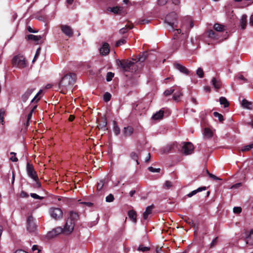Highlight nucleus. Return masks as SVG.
I'll return each instance as SVG.
<instances>
[{
    "mask_svg": "<svg viewBox=\"0 0 253 253\" xmlns=\"http://www.w3.org/2000/svg\"><path fill=\"white\" fill-rule=\"evenodd\" d=\"M116 65L123 72L135 73L139 70V67L134 61L128 59L116 60Z\"/></svg>",
    "mask_w": 253,
    "mask_h": 253,
    "instance_id": "obj_1",
    "label": "nucleus"
},
{
    "mask_svg": "<svg viewBox=\"0 0 253 253\" xmlns=\"http://www.w3.org/2000/svg\"><path fill=\"white\" fill-rule=\"evenodd\" d=\"M76 80V75L74 73H69L65 75L59 83V87L62 89H71L72 86Z\"/></svg>",
    "mask_w": 253,
    "mask_h": 253,
    "instance_id": "obj_2",
    "label": "nucleus"
},
{
    "mask_svg": "<svg viewBox=\"0 0 253 253\" xmlns=\"http://www.w3.org/2000/svg\"><path fill=\"white\" fill-rule=\"evenodd\" d=\"M165 22L169 25L172 29L177 27L176 13L174 12L169 13L165 18Z\"/></svg>",
    "mask_w": 253,
    "mask_h": 253,
    "instance_id": "obj_3",
    "label": "nucleus"
},
{
    "mask_svg": "<svg viewBox=\"0 0 253 253\" xmlns=\"http://www.w3.org/2000/svg\"><path fill=\"white\" fill-rule=\"evenodd\" d=\"M35 219L32 215H29L26 220V229L30 233H34L37 230Z\"/></svg>",
    "mask_w": 253,
    "mask_h": 253,
    "instance_id": "obj_4",
    "label": "nucleus"
},
{
    "mask_svg": "<svg viewBox=\"0 0 253 253\" xmlns=\"http://www.w3.org/2000/svg\"><path fill=\"white\" fill-rule=\"evenodd\" d=\"M12 64L13 66L20 68H23L26 66L25 58L20 55H16L13 57L12 60Z\"/></svg>",
    "mask_w": 253,
    "mask_h": 253,
    "instance_id": "obj_5",
    "label": "nucleus"
},
{
    "mask_svg": "<svg viewBox=\"0 0 253 253\" xmlns=\"http://www.w3.org/2000/svg\"><path fill=\"white\" fill-rule=\"evenodd\" d=\"M49 213L50 216L56 220H59L63 216V212L58 208H51L49 210Z\"/></svg>",
    "mask_w": 253,
    "mask_h": 253,
    "instance_id": "obj_6",
    "label": "nucleus"
},
{
    "mask_svg": "<svg viewBox=\"0 0 253 253\" xmlns=\"http://www.w3.org/2000/svg\"><path fill=\"white\" fill-rule=\"evenodd\" d=\"M26 171L28 176L33 180L38 179V176L33 165L29 162L26 165Z\"/></svg>",
    "mask_w": 253,
    "mask_h": 253,
    "instance_id": "obj_7",
    "label": "nucleus"
},
{
    "mask_svg": "<svg viewBox=\"0 0 253 253\" xmlns=\"http://www.w3.org/2000/svg\"><path fill=\"white\" fill-rule=\"evenodd\" d=\"M194 150V147L193 144L190 142H184L182 151L186 155H190L193 153Z\"/></svg>",
    "mask_w": 253,
    "mask_h": 253,
    "instance_id": "obj_8",
    "label": "nucleus"
},
{
    "mask_svg": "<svg viewBox=\"0 0 253 253\" xmlns=\"http://www.w3.org/2000/svg\"><path fill=\"white\" fill-rule=\"evenodd\" d=\"M60 28L62 32L68 37L70 38L73 36V30L71 27L67 25H61Z\"/></svg>",
    "mask_w": 253,
    "mask_h": 253,
    "instance_id": "obj_9",
    "label": "nucleus"
},
{
    "mask_svg": "<svg viewBox=\"0 0 253 253\" xmlns=\"http://www.w3.org/2000/svg\"><path fill=\"white\" fill-rule=\"evenodd\" d=\"M107 10L115 14L121 15L124 12V8L122 6H116L113 7H108Z\"/></svg>",
    "mask_w": 253,
    "mask_h": 253,
    "instance_id": "obj_10",
    "label": "nucleus"
},
{
    "mask_svg": "<svg viewBox=\"0 0 253 253\" xmlns=\"http://www.w3.org/2000/svg\"><path fill=\"white\" fill-rule=\"evenodd\" d=\"M36 88L34 87H29L27 90L22 95L21 100L23 102H26L29 96L35 90Z\"/></svg>",
    "mask_w": 253,
    "mask_h": 253,
    "instance_id": "obj_11",
    "label": "nucleus"
},
{
    "mask_svg": "<svg viewBox=\"0 0 253 253\" xmlns=\"http://www.w3.org/2000/svg\"><path fill=\"white\" fill-rule=\"evenodd\" d=\"M173 66L175 69L179 71L182 74L186 75H189L190 73V72L188 70V69L179 63H174Z\"/></svg>",
    "mask_w": 253,
    "mask_h": 253,
    "instance_id": "obj_12",
    "label": "nucleus"
},
{
    "mask_svg": "<svg viewBox=\"0 0 253 253\" xmlns=\"http://www.w3.org/2000/svg\"><path fill=\"white\" fill-rule=\"evenodd\" d=\"M107 119L106 118H102L98 121L97 127L99 130L106 131L107 130Z\"/></svg>",
    "mask_w": 253,
    "mask_h": 253,
    "instance_id": "obj_13",
    "label": "nucleus"
},
{
    "mask_svg": "<svg viewBox=\"0 0 253 253\" xmlns=\"http://www.w3.org/2000/svg\"><path fill=\"white\" fill-rule=\"evenodd\" d=\"M75 225V222L68 218L64 227L65 230L70 233L72 232L74 230Z\"/></svg>",
    "mask_w": 253,
    "mask_h": 253,
    "instance_id": "obj_14",
    "label": "nucleus"
},
{
    "mask_svg": "<svg viewBox=\"0 0 253 253\" xmlns=\"http://www.w3.org/2000/svg\"><path fill=\"white\" fill-rule=\"evenodd\" d=\"M148 53L147 52H144L143 53H141L139 55V57L136 59L132 58V60L135 61V63L137 65V63L139 62H143L148 57Z\"/></svg>",
    "mask_w": 253,
    "mask_h": 253,
    "instance_id": "obj_15",
    "label": "nucleus"
},
{
    "mask_svg": "<svg viewBox=\"0 0 253 253\" xmlns=\"http://www.w3.org/2000/svg\"><path fill=\"white\" fill-rule=\"evenodd\" d=\"M110 52V46L107 42H104L100 49V53L102 55H106Z\"/></svg>",
    "mask_w": 253,
    "mask_h": 253,
    "instance_id": "obj_16",
    "label": "nucleus"
},
{
    "mask_svg": "<svg viewBox=\"0 0 253 253\" xmlns=\"http://www.w3.org/2000/svg\"><path fill=\"white\" fill-rule=\"evenodd\" d=\"M211 84L214 88L216 90L219 89L222 86V82L220 79L212 78Z\"/></svg>",
    "mask_w": 253,
    "mask_h": 253,
    "instance_id": "obj_17",
    "label": "nucleus"
},
{
    "mask_svg": "<svg viewBox=\"0 0 253 253\" xmlns=\"http://www.w3.org/2000/svg\"><path fill=\"white\" fill-rule=\"evenodd\" d=\"M134 129L131 126L125 127L123 133L125 136L128 137L131 136L133 133Z\"/></svg>",
    "mask_w": 253,
    "mask_h": 253,
    "instance_id": "obj_18",
    "label": "nucleus"
},
{
    "mask_svg": "<svg viewBox=\"0 0 253 253\" xmlns=\"http://www.w3.org/2000/svg\"><path fill=\"white\" fill-rule=\"evenodd\" d=\"M155 208L153 205L147 207L145 211L143 214V218L144 219L146 220L148 218V215L152 213V210Z\"/></svg>",
    "mask_w": 253,
    "mask_h": 253,
    "instance_id": "obj_19",
    "label": "nucleus"
},
{
    "mask_svg": "<svg viewBox=\"0 0 253 253\" xmlns=\"http://www.w3.org/2000/svg\"><path fill=\"white\" fill-rule=\"evenodd\" d=\"M128 216L130 219L133 222L136 223L137 222V213L133 210H129L128 211Z\"/></svg>",
    "mask_w": 253,
    "mask_h": 253,
    "instance_id": "obj_20",
    "label": "nucleus"
},
{
    "mask_svg": "<svg viewBox=\"0 0 253 253\" xmlns=\"http://www.w3.org/2000/svg\"><path fill=\"white\" fill-rule=\"evenodd\" d=\"M26 39L27 40H31L34 41L36 42L37 44H38V42L41 40L42 37L41 36H36L34 35H28L26 37Z\"/></svg>",
    "mask_w": 253,
    "mask_h": 253,
    "instance_id": "obj_21",
    "label": "nucleus"
},
{
    "mask_svg": "<svg viewBox=\"0 0 253 253\" xmlns=\"http://www.w3.org/2000/svg\"><path fill=\"white\" fill-rule=\"evenodd\" d=\"M246 242L249 246H253V229H252L246 238Z\"/></svg>",
    "mask_w": 253,
    "mask_h": 253,
    "instance_id": "obj_22",
    "label": "nucleus"
},
{
    "mask_svg": "<svg viewBox=\"0 0 253 253\" xmlns=\"http://www.w3.org/2000/svg\"><path fill=\"white\" fill-rule=\"evenodd\" d=\"M164 111L161 109L159 111L154 114L152 117V119L155 120H159L163 119L164 117Z\"/></svg>",
    "mask_w": 253,
    "mask_h": 253,
    "instance_id": "obj_23",
    "label": "nucleus"
},
{
    "mask_svg": "<svg viewBox=\"0 0 253 253\" xmlns=\"http://www.w3.org/2000/svg\"><path fill=\"white\" fill-rule=\"evenodd\" d=\"M68 218L75 223L79 219V215L77 212L71 211L70 212V216Z\"/></svg>",
    "mask_w": 253,
    "mask_h": 253,
    "instance_id": "obj_24",
    "label": "nucleus"
},
{
    "mask_svg": "<svg viewBox=\"0 0 253 253\" xmlns=\"http://www.w3.org/2000/svg\"><path fill=\"white\" fill-rule=\"evenodd\" d=\"M242 106L246 109L252 110V103L251 102H249L247 99H244L242 100L241 103Z\"/></svg>",
    "mask_w": 253,
    "mask_h": 253,
    "instance_id": "obj_25",
    "label": "nucleus"
},
{
    "mask_svg": "<svg viewBox=\"0 0 253 253\" xmlns=\"http://www.w3.org/2000/svg\"><path fill=\"white\" fill-rule=\"evenodd\" d=\"M247 16L246 14H244L242 15V18L240 20V25L241 28L243 30L245 29L247 26Z\"/></svg>",
    "mask_w": 253,
    "mask_h": 253,
    "instance_id": "obj_26",
    "label": "nucleus"
},
{
    "mask_svg": "<svg viewBox=\"0 0 253 253\" xmlns=\"http://www.w3.org/2000/svg\"><path fill=\"white\" fill-rule=\"evenodd\" d=\"M206 190V187L203 186L201 187L198 188L197 189L192 191L191 192L189 193L187 196L188 197H191L192 196L196 194L198 192H201L203 190Z\"/></svg>",
    "mask_w": 253,
    "mask_h": 253,
    "instance_id": "obj_27",
    "label": "nucleus"
},
{
    "mask_svg": "<svg viewBox=\"0 0 253 253\" xmlns=\"http://www.w3.org/2000/svg\"><path fill=\"white\" fill-rule=\"evenodd\" d=\"M206 190V187L203 186L201 187L198 188L197 189L192 191L191 192L189 193L187 196L188 197H191L192 196L196 194L198 192H201L203 190Z\"/></svg>",
    "mask_w": 253,
    "mask_h": 253,
    "instance_id": "obj_28",
    "label": "nucleus"
},
{
    "mask_svg": "<svg viewBox=\"0 0 253 253\" xmlns=\"http://www.w3.org/2000/svg\"><path fill=\"white\" fill-rule=\"evenodd\" d=\"M207 34L208 37L212 38V39H217L218 35L213 30H209L207 32Z\"/></svg>",
    "mask_w": 253,
    "mask_h": 253,
    "instance_id": "obj_29",
    "label": "nucleus"
},
{
    "mask_svg": "<svg viewBox=\"0 0 253 253\" xmlns=\"http://www.w3.org/2000/svg\"><path fill=\"white\" fill-rule=\"evenodd\" d=\"M213 28L216 32H223L225 30L224 26L219 23L215 24Z\"/></svg>",
    "mask_w": 253,
    "mask_h": 253,
    "instance_id": "obj_30",
    "label": "nucleus"
},
{
    "mask_svg": "<svg viewBox=\"0 0 253 253\" xmlns=\"http://www.w3.org/2000/svg\"><path fill=\"white\" fill-rule=\"evenodd\" d=\"M133 27V26L132 24L128 26L126 25L125 27L122 28L120 30L119 33L120 34H124L127 32L128 30L131 29Z\"/></svg>",
    "mask_w": 253,
    "mask_h": 253,
    "instance_id": "obj_31",
    "label": "nucleus"
},
{
    "mask_svg": "<svg viewBox=\"0 0 253 253\" xmlns=\"http://www.w3.org/2000/svg\"><path fill=\"white\" fill-rule=\"evenodd\" d=\"M219 101L220 104L223 105L225 108L228 107L229 105V103L225 97H220Z\"/></svg>",
    "mask_w": 253,
    "mask_h": 253,
    "instance_id": "obj_32",
    "label": "nucleus"
},
{
    "mask_svg": "<svg viewBox=\"0 0 253 253\" xmlns=\"http://www.w3.org/2000/svg\"><path fill=\"white\" fill-rule=\"evenodd\" d=\"M63 231V229L60 227H58L52 231L49 232V235H51V234L54 233V234H56L57 235L61 233Z\"/></svg>",
    "mask_w": 253,
    "mask_h": 253,
    "instance_id": "obj_33",
    "label": "nucleus"
},
{
    "mask_svg": "<svg viewBox=\"0 0 253 253\" xmlns=\"http://www.w3.org/2000/svg\"><path fill=\"white\" fill-rule=\"evenodd\" d=\"M42 90L40 89L39 91L37 93V94L35 96V97L33 98V99L31 100V103H34V102H38L40 99L41 97H39V95L42 93Z\"/></svg>",
    "mask_w": 253,
    "mask_h": 253,
    "instance_id": "obj_34",
    "label": "nucleus"
},
{
    "mask_svg": "<svg viewBox=\"0 0 253 253\" xmlns=\"http://www.w3.org/2000/svg\"><path fill=\"white\" fill-rule=\"evenodd\" d=\"M204 134L206 137L210 138L212 136L213 133L210 128L206 127L204 129Z\"/></svg>",
    "mask_w": 253,
    "mask_h": 253,
    "instance_id": "obj_35",
    "label": "nucleus"
},
{
    "mask_svg": "<svg viewBox=\"0 0 253 253\" xmlns=\"http://www.w3.org/2000/svg\"><path fill=\"white\" fill-rule=\"evenodd\" d=\"M105 180H100L97 184V190L99 192L101 191L104 185Z\"/></svg>",
    "mask_w": 253,
    "mask_h": 253,
    "instance_id": "obj_36",
    "label": "nucleus"
},
{
    "mask_svg": "<svg viewBox=\"0 0 253 253\" xmlns=\"http://www.w3.org/2000/svg\"><path fill=\"white\" fill-rule=\"evenodd\" d=\"M130 157L133 160L136 162L137 165L139 164V162L138 161V155L134 152H132L130 154Z\"/></svg>",
    "mask_w": 253,
    "mask_h": 253,
    "instance_id": "obj_37",
    "label": "nucleus"
},
{
    "mask_svg": "<svg viewBox=\"0 0 253 253\" xmlns=\"http://www.w3.org/2000/svg\"><path fill=\"white\" fill-rule=\"evenodd\" d=\"M5 115V110L3 109H0V123L3 124L4 116Z\"/></svg>",
    "mask_w": 253,
    "mask_h": 253,
    "instance_id": "obj_38",
    "label": "nucleus"
},
{
    "mask_svg": "<svg viewBox=\"0 0 253 253\" xmlns=\"http://www.w3.org/2000/svg\"><path fill=\"white\" fill-rule=\"evenodd\" d=\"M113 130L114 133L116 135H118L120 133V128L119 127V126L117 125V123L115 121L114 122Z\"/></svg>",
    "mask_w": 253,
    "mask_h": 253,
    "instance_id": "obj_39",
    "label": "nucleus"
},
{
    "mask_svg": "<svg viewBox=\"0 0 253 253\" xmlns=\"http://www.w3.org/2000/svg\"><path fill=\"white\" fill-rule=\"evenodd\" d=\"M213 115L215 117L218 118V120L220 122H221V123L223 122L224 119H223V116H222V114H219V113H218L217 112H214L213 113Z\"/></svg>",
    "mask_w": 253,
    "mask_h": 253,
    "instance_id": "obj_40",
    "label": "nucleus"
},
{
    "mask_svg": "<svg viewBox=\"0 0 253 253\" xmlns=\"http://www.w3.org/2000/svg\"><path fill=\"white\" fill-rule=\"evenodd\" d=\"M252 148H253V143H252L248 145L243 146L241 149V151H242V152L249 151Z\"/></svg>",
    "mask_w": 253,
    "mask_h": 253,
    "instance_id": "obj_41",
    "label": "nucleus"
},
{
    "mask_svg": "<svg viewBox=\"0 0 253 253\" xmlns=\"http://www.w3.org/2000/svg\"><path fill=\"white\" fill-rule=\"evenodd\" d=\"M182 96V93L181 91L175 92L173 95V98L175 101H178L180 96Z\"/></svg>",
    "mask_w": 253,
    "mask_h": 253,
    "instance_id": "obj_42",
    "label": "nucleus"
},
{
    "mask_svg": "<svg viewBox=\"0 0 253 253\" xmlns=\"http://www.w3.org/2000/svg\"><path fill=\"white\" fill-rule=\"evenodd\" d=\"M114 73L111 72H108L106 75V81L107 82L111 81L112 80L113 78L114 77Z\"/></svg>",
    "mask_w": 253,
    "mask_h": 253,
    "instance_id": "obj_43",
    "label": "nucleus"
},
{
    "mask_svg": "<svg viewBox=\"0 0 253 253\" xmlns=\"http://www.w3.org/2000/svg\"><path fill=\"white\" fill-rule=\"evenodd\" d=\"M111 95L110 93L106 92L104 93V96H103V99L105 102H108L109 101H110L111 99Z\"/></svg>",
    "mask_w": 253,
    "mask_h": 253,
    "instance_id": "obj_44",
    "label": "nucleus"
},
{
    "mask_svg": "<svg viewBox=\"0 0 253 253\" xmlns=\"http://www.w3.org/2000/svg\"><path fill=\"white\" fill-rule=\"evenodd\" d=\"M150 248L149 247H144L143 245H141L139 246L138 250L142 252H146L149 251Z\"/></svg>",
    "mask_w": 253,
    "mask_h": 253,
    "instance_id": "obj_45",
    "label": "nucleus"
},
{
    "mask_svg": "<svg viewBox=\"0 0 253 253\" xmlns=\"http://www.w3.org/2000/svg\"><path fill=\"white\" fill-rule=\"evenodd\" d=\"M129 82L132 85H136L138 84L137 79H136L134 76L130 79Z\"/></svg>",
    "mask_w": 253,
    "mask_h": 253,
    "instance_id": "obj_46",
    "label": "nucleus"
},
{
    "mask_svg": "<svg viewBox=\"0 0 253 253\" xmlns=\"http://www.w3.org/2000/svg\"><path fill=\"white\" fill-rule=\"evenodd\" d=\"M126 40H125L124 39H121L118 40V41H117V42L115 43V46L119 47L120 45L125 44V43H126Z\"/></svg>",
    "mask_w": 253,
    "mask_h": 253,
    "instance_id": "obj_47",
    "label": "nucleus"
},
{
    "mask_svg": "<svg viewBox=\"0 0 253 253\" xmlns=\"http://www.w3.org/2000/svg\"><path fill=\"white\" fill-rule=\"evenodd\" d=\"M196 74L200 78H202L204 75L203 69L201 68H199L197 70Z\"/></svg>",
    "mask_w": 253,
    "mask_h": 253,
    "instance_id": "obj_48",
    "label": "nucleus"
},
{
    "mask_svg": "<svg viewBox=\"0 0 253 253\" xmlns=\"http://www.w3.org/2000/svg\"><path fill=\"white\" fill-rule=\"evenodd\" d=\"M172 186V182L170 181L167 180L165 182L164 184V187L165 189H169L171 188Z\"/></svg>",
    "mask_w": 253,
    "mask_h": 253,
    "instance_id": "obj_49",
    "label": "nucleus"
},
{
    "mask_svg": "<svg viewBox=\"0 0 253 253\" xmlns=\"http://www.w3.org/2000/svg\"><path fill=\"white\" fill-rule=\"evenodd\" d=\"M35 181V183L33 185V187L35 188H40L41 187V183L39 180V179L34 180Z\"/></svg>",
    "mask_w": 253,
    "mask_h": 253,
    "instance_id": "obj_50",
    "label": "nucleus"
},
{
    "mask_svg": "<svg viewBox=\"0 0 253 253\" xmlns=\"http://www.w3.org/2000/svg\"><path fill=\"white\" fill-rule=\"evenodd\" d=\"M114 197L113 194H110L106 197V201L107 202H112L114 201Z\"/></svg>",
    "mask_w": 253,
    "mask_h": 253,
    "instance_id": "obj_51",
    "label": "nucleus"
},
{
    "mask_svg": "<svg viewBox=\"0 0 253 253\" xmlns=\"http://www.w3.org/2000/svg\"><path fill=\"white\" fill-rule=\"evenodd\" d=\"M174 91V89H167L165 91V92H164V94L166 96H169V95H171L172 93H173Z\"/></svg>",
    "mask_w": 253,
    "mask_h": 253,
    "instance_id": "obj_52",
    "label": "nucleus"
},
{
    "mask_svg": "<svg viewBox=\"0 0 253 253\" xmlns=\"http://www.w3.org/2000/svg\"><path fill=\"white\" fill-rule=\"evenodd\" d=\"M41 50V48L40 47H39L37 49L36 53V54L35 55V56L34 57V59L33 60V62H35L36 59L38 58V57H39V55L40 54Z\"/></svg>",
    "mask_w": 253,
    "mask_h": 253,
    "instance_id": "obj_53",
    "label": "nucleus"
},
{
    "mask_svg": "<svg viewBox=\"0 0 253 253\" xmlns=\"http://www.w3.org/2000/svg\"><path fill=\"white\" fill-rule=\"evenodd\" d=\"M148 169L152 172H159L161 170V169L160 168L156 169L152 167H149L148 168Z\"/></svg>",
    "mask_w": 253,
    "mask_h": 253,
    "instance_id": "obj_54",
    "label": "nucleus"
},
{
    "mask_svg": "<svg viewBox=\"0 0 253 253\" xmlns=\"http://www.w3.org/2000/svg\"><path fill=\"white\" fill-rule=\"evenodd\" d=\"M242 211V208L240 207H236L233 208V212L235 213H240Z\"/></svg>",
    "mask_w": 253,
    "mask_h": 253,
    "instance_id": "obj_55",
    "label": "nucleus"
},
{
    "mask_svg": "<svg viewBox=\"0 0 253 253\" xmlns=\"http://www.w3.org/2000/svg\"><path fill=\"white\" fill-rule=\"evenodd\" d=\"M30 195L32 198H33L34 199H39V200H42L43 199V197L40 196L36 193H31L30 194Z\"/></svg>",
    "mask_w": 253,
    "mask_h": 253,
    "instance_id": "obj_56",
    "label": "nucleus"
},
{
    "mask_svg": "<svg viewBox=\"0 0 253 253\" xmlns=\"http://www.w3.org/2000/svg\"><path fill=\"white\" fill-rule=\"evenodd\" d=\"M217 242H218V237H216L212 241L211 243V245H210L211 248L214 247L217 244Z\"/></svg>",
    "mask_w": 253,
    "mask_h": 253,
    "instance_id": "obj_57",
    "label": "nucleus"
},
{
    "mask_svg": "<svg viewBox=\"0 0 253 253\" xmlns=\"http://www.w3.org/2000/svg\"><path fill=\"white\" fill-rule=\"evenodd\" d=\"M10 155H13V156H12L10 158V160L11 161L16 162H17L18 161L17 158H16L15 157V155H16V153H14V152H11L10 153Z\"/></svg>",
    "mask_w": 253,
    "mask_h": 253,
    "instance_id": "obj_58",
    "label": "nucleus"
},
{
    "mask_svg": "<svg viewBox=\"0 0 253 253\" xmlns=\"http://www.w3.org/2000/svg\"><path fill=\"white\" fill-rule=\"evenodd\" d=\"M207 173L209 175V176L212 179H214V180H220V178H219L218 177H217L216 176H215V175L212 174V173H211L209 172V171L208 170H207Z\"/></svg>",
    "mask_w": 253,
    "mask_h": 253,
    "instance_id": "obj_59",
    "label": "nucleus"
},
{
    "mask_svg": "<svg viewBox=\"0 0 253 253\" xmlns=\"http://www.w3.org/2000/svg\"><path fill=\"white\" fill-rule=\"evenodd\" d=\"M33 113H30L28 114L27 116V123H26V126H28L29 125V122L32 118Z\"/></svg>",
    "mask_w": 253,
    "mask_h": 253,
    "instance_id": "obj_60",
    "label": "nucleus"
},
{
    "mask_svg": "<svg viewBox=\"0 0 253 253\" xmlns=\"http://www.w3.org/2000/svg\"><path fill=\"white\" fill-rule=\"evenodd\" d=\"M167 1L168 0H158V4L160 5H164Z\"/></svg>",
    "mask_w": 253,
    "mask_h": 253,
    "instance_id": "obj_61",
    "label": "nucleus"
},
{
    "mask_svg": "<svg viewBox=\"0 0 253 253\" xmlns=\"http://www.w3.org/2000/svg\"><path fill=\"white\" fill-rule=\"evenodd\" d=\"M32 250L33 252L38 250V253H40L41 252V250L39 249V246L37 245H33Z\"/></svg>",
    "mask_w": 253,
    "mask_h": 253,
    "instance_id": "obj_62",
    "label": "nucleus"
},
{
    "mask_svg": "<svg viewBox=\"0 0 253 253\" xmlns=\"http://www.w3.org/2000/svg\"><path fill=\"white\" fill-rule=\"evenodd\" d=\"M150 21L149 20L144 19L140 20L139 21V23L140 24H145L146 23H149L150 22Z\"/></svg>",
    "mask_w": 253,
    "mask_h": 253,
    "instance_id": "obj_63",
    "label": "nucleus"
},
{
    "mask_svg": "<svg viewBox=\"0 0 253 253\" xmlns=\"http://www.w3.org/2000/svg\"><path fill=\"white\" fill-rule=\"evenodd\" d=\"M21 196L23 198H28L29 197V195L26 192L22 191L21 192Z\"/></svg>",
    "mask_w": 253,
    "mask_h": 253,
    "instance_id": "obj_64",
    "label": "nucleus"
}]
</instances>
